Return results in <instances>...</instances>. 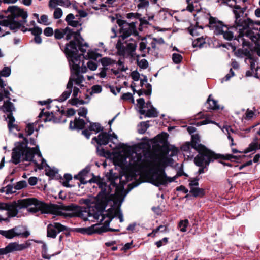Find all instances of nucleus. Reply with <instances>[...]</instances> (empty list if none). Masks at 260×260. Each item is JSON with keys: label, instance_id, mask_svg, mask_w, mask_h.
Returning <instances> with one entry per match:
<instances>
[{"label": "nucleus", "instance_id": "1", "mask_svg": "<svg viewBox=\"0 0 260 260\" xmlns=\"http://www.w3.org/2000/svg\"><path fill=\"white\" fill-rule=\"evenodd\" d=\"M164 159L159 154L148 151L142 155L141 153H135L130 159L129 165L135 172H140L145 169H149L153 171L149 175L150 182L155 186L165 185L174 181L177 177H167L162 167Z\"/></svg>", "mask_w": 260, "mask_h": 260}, {"label": "nucleus", "instance_id": "2", "mask_svg": "<svg viewBox=\"0 0 260 260\" xmlns=\"http://www.w3.org/2000/svg\"><path fill=\"white\" fill-rule=\"evenodd\" d=\"M88 171L86 170H83L81 171L78 175V178L80 180L81 183L85 184L88 182L91 183H96L99 187L101 188V191L98 193L96 196V200L99 204L102 206L107 205V204L110 200V188L108 186L103 179L99 177L93 176L89 180H86V176L87 175Z\"/></svg>", "mask_w": 260, "mask_h": 260}, {"label": "nucleus", "instance_id": "3", "mask_svg": "<svg viewBox=\"0 0 260 260\" xmlns=\"http://www.w3.org/2000/svg\"><path fill=\"white\" fill-rule=\"evenodd\" d=\"M233 12L235 16V26L231 28H235L239 30V35L237 36L238 40L244 36L251 38L252 37L251 31L249 29L250 25L253 24V22L249 18H245L243 17L244 11L243 9L238 5L235 6Z\"/></svg>", "mask_w": 260, "mask_h": 260}, {"label": "nucleus", "instance_id": "4", "mask_svg": "<svg viewBox=\"0 0 260 260\" xmlns=\"http://www.w3.org/2000/svg\"><path fill=\"white\" fill-rule=\"evenodd\" d=\"M82 28L76 31H74L69 27L65 28H57L54 30V38L56 40H60L64 37H66L67 40H69L72 38L75 43H77L78 49L82 53L86 52L87 49L89 47V45L87 43L84 42L83 39L80 35V31Z\"/></svg>", "mask_w": 260, "mask_h": 260}, {"label": "nucleus", "instance_id": "5", "mask_svg": "<svg viewBox=\"0 0 260 260\" xmlns=\"http://www.w3.org/2000/svg\"><path fill=\"white\" fill-rule=\"evenodd\" d=\"M78 44L74 41H70L66 46L64 52L70 61L71 66V75H76L78 76H83L80 74V66L81 64V55H77Z\"/></svg>", "mask_w": 260, "mask_h": 260}, {"label": "nucleus", "instance_id": "6", "mask_svg": "<svg viewBox=\"0 0 260 260\" xmlns=\"http://www.w3.org/2000/svg\"><path fill=\"white\" fill-rule=\"evenodd\" d=\"M84 81L83 76H78L75 74L71 75L67 85V90L64 91L59 97L58 101L60 102L66 101L70 96L73 88V96L77 97L78 93L80 92V89L83 86L82 83Z\"/></svg>", "mask_w": 260, "mask_h": 260}, {"label": "nucleus", "instance_id": "7", "mask_svg": "<svg viewBox=\"0 0 260 260\" xmlns=\"http://www.w3.org/2000/svg\"><path fill=\"white\" fill-rule=\"evenodd\" d=\"M197 152L199 154L195 157L194 161L199 167H207L210 162L222 157L221 155L215 153L205 146H201Z\"/></svg>", "mask_w": 260, "mask_h": 260}, {"label": "nucleus", "instance_id": "8", "mask_svg": "<svg viewBox=\"0 0 260 260\" xmlns=\"http://www.w3.org/2000/svg\"><path fill=\"white\" fill-rule=\"evenodd\" d=\"M137 23V21H132L128 23L123 20L117 19L116 23L120 27V35L119 38L124 40L130 36L133 35L134 38L138 39L139 36L136 25Z\"/></svg>", "mask_w": 260, "mask_h": 260}, {"label": "nucleus", "instance_id": "9", "mask_svg": "<svg viewBox=\"0 0 260 260\" xmlns=\"http://www.w3.org/2000/svg\"><path fill=\"white\" fill-rule=\"evenodd\" d=\"M31 200L27 199L19 200L11 204L4 203L0 205V209L5 210L8 217H14L18 214V209L26 208Z\"/></svg>", "mask_w": 260, "mask_h": 260}, {"label": "nucleus", "instance_id": "10", "mask_svg": "<svg viewBox=\"0 0 260 260\" xmlns=\"http://www.w3.org/2000/svg\"><path fill=\"white\" fill-rule=\"evenodd\" d=\"M31 200L28 204L30 205L36 206L39 211L42 213H51L53 214L61 215V211L58 209L57 206L54 204H47L40 202L35 198H27V200Z\"/></svg>", "mask_w": 260, "mask_h": 260}, {"label": "nucleus", "instance_id": "11", "mask_svg": "<svg viewBox=\"0 0 260 260\" xmlns=\"http://www.w3.org/2000/svg\"><path fill=\"white\" fill-rule=\"evenodd\" d=\"M138 40L139 38L138 39L136 38H131L125 41L126 46L125 47L121 40L119 39L116 45V48L118 53L121 55H124L126 52H127L130 55L133 56L137 46V41Z\"/></svg>", "mask_w": 260, "mask_h": 260}, {"label": "nucleus", "instance_id": "12", "mask_svg": "<svg viewBox=\"0 0 260 260\" xmlns=\"http://www.w3.org/2000/svg\"><path fill=\"white\" fill-rule=\"evenodd\" d=\"M7 12H10L11 15L8 16L7 19L14 20L19 22L21 26L26 22L27 13L23 9L16 6H12L8 7Z\"/></svg>", "mask_w": 260, "mask_h": 260}, {"label": "nucleus", "instance_id": "13", "mask_svg": "<svg viewBox=\"0 0 260 260\" xmlns=\"http://www.w3.org/2000/svg\"><path fill=\"white\" fill-rule=\"evenodd\" d=\"M31 245V243L26 241L24 243L19 244L18 242H14L9 243L5 248H0V254L6 255L10 253H13L16 251H21Z\"/></svg>", "mask_w": 260, "mask_h": 260}, {"label": "nucleus", "instance_id": "14", "mask_svg": "<svg viewBox=\"0 0 260 260\" xmlns=\"http://www.w3.org/2000/svg\"><path fill=\"white\" fill-rule=\"evenodd\" d=\"M25 148V143L20 142L18 143L13 149L12 153V160L15 164H18L21 161H23L24 151Z\"/></svg>", "mask_w": 260, "mask_h": 260}, {"label": "nucleus", "instance_id": "15", "mask_svg": "<svg viewBox=\"0 0 260 260\" xmlns=\"http://www.w3.org/2000/svg\"><path fill=\"white\" fill-rule=\"evenodd\" d=\"M66 230L67 228L64 225L58 222H53L47 225V236L51 238H55L58 233Z\"/></svg>", "mask_w": 260, "mask_h": 260}, {"label": "nucleus", "instance_id": "16", "mask_svg": "<svg viewBox=\"0 0 260 260\" xmlns=\"http://www.w3.org/2000/svg\"><path fill=\"white\" fill-rule=\"evenodd\" d=\"M208 27L212 30L214 31L216 35H220L224 29H226V25H224L223 22L219 21L217 18L210 16L208 19Z\"/></svg>", "mask_w": 260, "mask_h": 260}, {"label": "nucleus", "instance_id": "17", "mask_svg": "<svg viewBox=\"0 0 260 260\" xmlns=\"http://www.w3.org/2000/svg\"><path fill=\"white\" fill-rule=\"evenodd\" d=\"M77 231L83 234L91 235L94 233L101 234L106 232L107 230L104 226H100L99 225L94 224L88 228H79Z\"/></svg>", "mask_w": 260, "mask_h": 260}, {"label": "nucleus", "instance_id": "18", "mask_svg": "<svg viewBox=\"0 0 260 260\" xmlns=\"http://www.w3.org/2000/svg\"><path fill=\"white\" fill-rule=\"evenodd\" d=\"M72 3L70 0H49L48 2L49 8H54L58 6L64 8H69Z\"/></svg>", "mask_w": 260, "mask_h": 260}, {"label": "nucleus", "instance_id": "19", "mask_svg": "<svg viewBox=\"0 0 260 260\" xmlns=\"http://www.w3.org/2000/svg\"><path fill=\"white\" fill-rule=\"evenodd\" d=\"M110 139V135L106 132H102L98 137H94L92 138V141H95L99 145H107Z\"/></svg>", "mask_w": 260, "mask_h": 260}, {"label": "nucleus", "instance_id": "20", "mask_svg": "<svg viewBox=\"0 0 260 260\" xmlns=\"http://www.w3.org/2000/svg\"><path fill=\"white\" fill-rule=\"evenodd\" d=\"M16 237H21L26 238L30 235V233L26 228L23 226H17L13 228Z\"/></svg>", "mask_w": 260, "mask_h": 260}, {"label": "nucleus", "instance_id": "21", "mask_svg": "<svg viewBox=\"0 0 260 260\" xmlns=\"http://www.w3.org/2000/svg\"><path fill=\"white\" fill-rule=\"evenodd\" d=\"M75 19H76L75 15L72 13H70L67 15L65 18V21L69 25L72 27H77L78 26H81L82 23H80V20L78 19L75 20Z\"/></svg>", "mask_w": 260, "mask_h": 260}, {"label": "nucleus", "instance_id": "22", "mask_svg": "<svg viewBox=\"0 0 260 260\" xmlns=\"http://www.w3.org/2000/svg\"><path fill=\"white\" fill-rule=\"evenodd\" d=\"M24 149L23 161H32L34 154L37 153V150L36 148H28L26 143H25V148Z\"/></svg>", "mask_w": 260, "mask_h": 260}, {"label": "nucleus", "instance_id": "23", "mask_svg": "<svg viewBox=\"0 0 260 260\" xmlns=\"http://www.w3.org/2000/svg\"><path fill=\"white\" fill-rule=\"evenodd\" d=\"M27 184L26 181L22 180L17 182L14 185L12 186H7V191L8 192L14 193L16 192V190H20L26 188Z\"/></svg>", "mask_w": 260, "mask_h": 260}, {"label": "nucleus", "instance_id": "24", "mask_svg": "<svg viewBox=\"0 0 260 260\" xmlns=\"http://www.w3.org/2000/svg\"><path fill=\"white\" fill-rule=\"evenodd\" d=\"M194 149V147L189 142H186L183 144L180 148L181 150L183 152L184 155L188 157H193L194 153L192 152V150Z\"/></svg>", "mask_w": 260, "mask_h": 260}, {"label": "nucleus", "instance_id": "25", "mask_svg": "<svg viewBox=\"0 0 260 260\" xmlns=\"http://www.w3.org/2000/svg\"><path fill=\"white\" fill-rule=\"evenodd\" d=\"M85 125V122L83 119L76 118L74 121H71L70 127L72 129H83Z\"/></svg>", "mask_w": 260, "mask_h": 260}, {"label": "nucleus", "instance_id": "26", "mask_svg": "<svg viewBox=\"0 0 260 260\" xmlns=\"http://www.w3.org/2000/svg\"><path fill=\"white\" fill-rule=\"evenodd\" d=\"M11 74V69L10 67H5L2 71H0V90H2L6 86L5 82L1 78V77H8Z\"/></svg>", "mask_w": 260, "mask_h": 260}, {"label": "nucleus", "instance_id": "27", "mask_svg": "<svg viewBox=\"0 0 260 260\" xmlns=\"http://www.w3.org/2000/svg\"><path fill=\"white\" fill-rule=\"evenodd\" d=\"M0 110L4 113L12 114V112L15 110L14 104L9 100L5 101L3 106H0Z\"/></svg>", "mask_w": 260, "mask_h": 260}, {"label": "nucleus", "instance_id": "28", "mask_svg": "<svg viewBox=\"0 0 260 260\" xmlns=\"http://www.w3.org/2000/svg\"><path fill=\"white\" fill-rule=\"evenodd\" d=\"M190 143L194 147V149L197 151L199 150L201 146H205L200 143V138L198 134H194L191 136V140Z\"/></svg>", "mask_w": 260, "mask_h": 260}, {"label": "nucleus", "instance_id": "29", "mask_svg": "<svg viewBox=\"0 0 260 260\" xmlns=\"http://www.w3.org/2000/svg\"><path fill=\"white\" fill-rule=\"evenodd\" d=\"M81 204H84L88 206H91L92 204L95 203L98 206L102 209H105L107 205L102 206L101 205L98 203L96 197L95 198H87V199H82L80 200Z\"/></svg>", "mask_w": 260, "mask_h": 260}, {"label": "nucleus", "instance_id": "30", "mask_svg": "<svg viewBox=\"0 0 260 260\" xmlns=\"http://www.w3.org/2000/svg\"><path fill=\"white\" fill-rule=\"evenodd\" d=\"M211 95H210L207 99L206 103L207 108L208 110H217L219 109V105L217 104V102L215 100L211 98Z\"/></svg>", "mask_w": 260, "mask_h": 260}, {"label": "nucleus", "instance_id": "31", "mask_svg": "<svg viewBox=\"0 0 260 260\" xmlns=\"http://www.w3.org/2000/svg\"><path fill=\"white\" fill-rule=\"evenodd\" d=\"M190 193L194 197H203L205 194V190L203 188L196 187L191 188Z\"/></svg>", "mask_w": 260, "mask_h": 260}, {"label": "nucleus", "instance_id": "32", "mask_svg": "<svg viewBox=\"0 0 260 260\" xmlns=\"http://www.w3.org/2000/svg\"><path fill=\"white\" fill-rule=\"evenodd\" d=\"M228 133V139L231 141V146L235 145L236 144L234 143V138L236 135L235 131L232 128L231 126H226L224 127Z\"/></svg>", "mask_w": 260, "mask_h": 260}, {"label": "nucleus", "instance_id": "33", "mask_svg": "<svg viewBox=\"0 0 260 260\" xmlns=\"http://www.w3.org/2000/svg\"><path fill=\"white\" fill-rule=\"evenodd\" d=\"M150 2L153 4L157 3V0H150ZM137 6L139 9H145L149 6L148 0H138L137 1Z\"/></svg>", "mask_w": 260, "mask_h": 260}, {"label": "nucleus", "instance_id": "34", "mask_svg": "<svg viewBox=\"0 0 260 260\" xmlns=\"http://www.w3.org/2000/svg\"><path fill=\"white\" fill-rule=\"evenodd\" d=\"M143 115L146 117H156L158 116V112L153 106H151L149 109L145 110Z\"/></svg>", "mask_w": 260, "mask_h": 260}, {"label": "nucleus", "instance_id": "35", "mask_svg": "<svg viewBox=\"0 0 260 260\" xmlns=\"http://www.w3.org/2000/svg\"><path fill=\"white\" fill-rule=\"evenodd\" d=\"M42 251L41 252L42 256L43 258L46 259H50L51 257L56 255L60 253V252H57L51 255H49L47 253V247L45 244H44L42 246Z\"/></svg>", "mask_w": 260, "mask_h": 260}, {"label": "nucleus", "instance_id": "36", "mask_svg": "<svg viewBox=\"0 0 260 260\" xmlns=\"http://www.w3.org/2000/svg\"><path fill=\"white\" fill-rule=\"evenodd\" d=\"M100 62L103 67H106L115 64L116 61L109 57H104L101 59Z\"/></svg>", "mask_w": 260, "mask_h": 260}, {"label": "nucleus", "instance_id": "37", "mask_svg": "<svg viewBox=\"0 0 260 260\" xmlns=\"http://www.w3.org/2000/svg\"><path fill=\"white\" fill-rule=\"evenodd\" d=\"M205 38L203 36H202L196 39L192 42V46L193 47L201 48L203 46V45L205 44Z\"/></svg>", "mask_w": 260, "mask_h": 260}, {"label": "nucleus", "instance_id": "38", "mask_svg": "<svg viewBox=\"0 0 260 260\" xmlns=\"http://www.w3.org/2000/svg\"><path fill=\"white\" fill-rule=\"evenodd\" d=\"M0 234L7 239H13L15 237L13 228L9 230H0Z\"/></svg>", "mask_w": 260, "mask_h": 260}, {"label": "nucleus", "instance_id": "39", "mask_svg": "<svg viewBox=\"0 0 260 260\" xmlns=\"http://www.w3.org/2000/svg\"><path fill=\"white\" fill-rule=\"evenodd\" d=\"M88 128L89 131H93L95 133H99L103 130V127H102L101 124L99 123H90Z\"/></svg>", "mask_w": 260, "mask_h": 260}, {"label": "nucleus", "instance_id": "40", "mask_svg": "<svg viewBox=\"0 0 260 260\" xmlns=\"http://www.w3.org/2000/svg\"><path fill=\"white\" fill-rule=\"evenodd\" d=\"M49 9L51 10L54 9L53 16L54 19H58L63 15L62 10L59 7H56L54 8H49Z\"/></svg>", "mask_w": 260, "mask_h": 260}, {"label": "nucleus", "instance_id": "41", "mask_svg": "<svg viewBox=\"0 0 260 260\" xmlns=\"http://www.w3.org/2000/svg\"><path fill=\"white\" fill-rule=\"evenodd\" d=\"M52 117V115L49 112H44L43 110H42L39 115V117L44 122L50 121Z\"/></svg>", "mask_w": 260, "mask_h": 260}, {"label": "nucleus", "instance_id": "42", "mask_svg": "<svg viewBox=\"0 0 260 260\" xmlns=\"http://www.w3.org/2000/svg\"><path fill=\"white\" fill-rule=\"evenodd\" d=\"M223 31L220 34L223 35L224 39L228 40H231L234 37L233 32L229 30V28L226 25V29H224Z\"/></svg>", "mask_w": 260, "mask_h": 260}, {"label": "nucleus", "instance_id": "43", "mask_svg": "<svg viewBox=\"0 0 260 260\" xmlns=\"http://www.w3.org/2000/svg\"><path fill=\"white\" fill-rule=\"evenodd\" d=\"M8 119V127L10 130L16 127V125L14 124L15 118L13 116L12 114H8L6 119Z\"/></svg>", "mask_w": 260, "mask_h": 260}, {"label": "nucleus", "instance_id": "44", "mask_svg": "<svg viewBox=\"0 0 260 260\" xmlns=\"http://www.w3.org/2000/svg\"><path fill=\"white\" fill-rule=\"evenodd\" d=\"M137 105L139 108V113L141 114H144L145 113V110L144 109L145 106V100L143 98H140L137 100Z\"/></svg>", "mask_w": 260, "mask_h": 260}, {"label": "nucleus", "instance_id": "45", "mask_svg": "<svg viewBox=\"0 0 260 260\" xmlns=\"http://www.w3.org/2000/svg\"><path fill=\"white\" fill-rule=\"evenodd\" d=\"M69 103L72 105L77 106L84 104L85 102L83 100H79L77 97H73L69 100Z\"/></svg>", "mask_w": 260, "mask_h": 260}, {"label": "nucleus", "instance_id": "46", "mask_svg": "<svg viewBox=\"0 0 260 260\" xmlns=\"http://www.w3.org/2000/svg\"><path fill=\"white\" fill-rule=\"evenodd\" d=\"M39 23L43 24L45 25H48L51 24V22L49 21L48 17L47 15H42L40 19L37 20Z\"/></svg>", "mask_w": 260, "mask_h": 260}, {"label": "nucleus", "instance_id": "47", "mask_svg": "<svg viewBox=\"0 0 260 260\" xmlns=\"http://www.w3.org/2000/svg\"><path fill=\"white\" fill-rule=\"evenodd\" d=\"M189 221L187 219L181 220L178 224V227L180 228V231L185 232L187 231L186 228L188 225Z\"/></svg>", "mask_w": 260, "mask_h": 260}, {"label": "nucleus", "instance_id": "48", "mask_svg": "<svg viewBox=\"0 0 260 260\" xmlns=\"http://www.w3.org/2000/svg\"><path fill=\"white\" fill-rule=\"evenodd\" d=\"M99 56H100V55L95 51L93 50H88L85 58H87V59L96 60Z\"/></svg>", "mask_w": 260, "mask_h": 260}, {"label": "nucleus", "instance_id": "49", "mask_svg": "<svg viewBox=\"0 0 260 260\" xmlns=\"http://www.w3.org/2000/svg\"><path fill=\"white\" fill-rule=\"evenodd\" d=\"M121 100L125 101H130L132 103H134V99L132 93L127 92L124 93L121 97Z\"/></svg>", "mask_w": 260, "mask_h": 260}, {"label": "nucleus", "instance_id": "50", "mask_svg": "<svg viewBox=\"0 0 260 260\" xmlns=\"http://www.w3.org/2000/svg\"><path fill=\"white\" fill-rule=\"evenodd\" d=\"M149 127V124L147 122H142L138 129V132L140 134H144L147 131Z\"/></svg>", "mask_w": 260, "mask_h": 260}, {"label": "nucleus", "instance_id": "51", "mask_svg": "<svg viewBox=\"0 0 260 260\" xmlns=\"http://www.w3.org/2000/svg\"><path fill=\"white\" fill-rule=\"evenodd\" d=\"M183 59L181 55L178 53H173L172 55V60L176 64L180 63Z\"/></svg>", "mask_w": 260, "mask_h": 260}, {"label": "nucleus", "instance_id": "52", "mask_svg": "<svg viewBox=\"0 0 260 260\" xmlns=\"http://www.w3.org/2000/svg\"><path fill=\"white\" fill-rule=\"evenodd\" d=\"M29 30L34 36H40L42 33V29L38 26H34Z\"/></svg>", "mask_w": 260, "mask_h": 260}, {"label": "nucleus", "instance_id": "53", "mask_svg": "<svg viewBox=\"0 0 260 260\" xmlns=\"http://www.w3.org/2000/svg\"><path fill=\"white\" fill-rule=\"evenodd\" d=\"M255 113L249 109H247L244 116V118L246 120H250L255 116Z\"/></svg>", "mask_w": 260, "mask_h": 260}, {"label": "nucleus", "instance_id": "54", "mask_svg": "<svg viewBox=\"0 0 260 260\" xmlns=\"http://www.w3.org/2000/svg\"><path fill=\"white\" fill-rule=\"evenodd\" d=\"M199 178L198 177H196L194 178H191L190 179L189 185L190 187V189L191 188H196V186H198L199 185Z\"/></svg>", "mask_w": 260, "mask_h": 260}, {"label": "nucleus", "instance_id": "55", "mask_svg": "<svg viewBox=\"0 0 260 260\" xmlns=\"http://www.w3.org/2000/svg\"><path fill=\"white\" fill-rule=\"evenodd\" d=\"M137 63L139 67L142 69H146L148 66V61L145 59H142L140 60L137 59Z\"/></svg>", "mask_w": 260, "mask_h": 260}, {"label": "nucleus", "instance_id": "56", "mask_svg": "<svg viewBox=\"0 0 260 260\" xmlns=\"http://www.w3.org/2000/svg\"><path fill=\"white\" fill-rule=\"evenodd\" d=\"M168 243V238L167 237H165L162 239L156 242L155 243V245L157 248H160L163 245H165Z\"/></svg>", "mask_w": 260, "mask_h": 260}, {"label": "nucleus", "instance_id": "57", "mask_svg": "<svg viewBox=\"0 0 260 260\" xmlns=\"http://www.w3.org/2000/svg\"><path fill=\"white\" fill-rule=\"evenodd\" d=\"M199 31H202V28L194 27L189 30V32L192 36H197L200 34Z\"/></svg>", "mask_w": 260, "mask_h": 260}, {"label": "nucleus", "instance_id": "58", "mask_svg": "<svg viewBox=\"0 0 260 260\" xmlns=\"http://www.w3.org/2000/svg\"><path fill=\"white\" fill-rule=\"evenodd\" d=\"M34 124L29 123L26 125L25 132L28 136H30L34 133Z\"/></svg>", "mask_w": 260, "mask_h": 260}, {"label": "nucleus", "instance_id": "59", "mask_svg": "<svg viewBox=\"0 0 260 260\" xmlns=\"http://www.w3.org/2000/svg\"><path fill=\"white\" fill-rule=\"evenodd\" d=\"M44 34L47 37H50L54 35V31L52 27H48L44 30Z\"/></svg>", "mask_w": 260, "mask_h": 260}, {"label": "nucleus", "instance_id": "60", "mask_svg": "<svg viewBox=\"0 0 260 260\" xmlns=\"http://www.w3.org/2000/svg\"><path fill=\"white\" fill-rule=\"evenodd\" d=\"M87 109L85 107H81L78 110V114L80 116L86 117Z\"/></svg>", "mask_w": 260, "mask_h": 260}, {"label": "nucleus", "instance_id": "61", "mask_svg": "<svg viewBox=\"0 0 260 260\" xmlns=\"http://www.w3.org/2000/svg\"><path fill=\"white\" fill-rule=\"evenodd\" d=\"M209 123H215V122H213L211 120H210L208 118H206V119H205V120H204L203 121L197 122L196 123V125L197 126H200L201 125H205V124H209Z\"/></svg>", "mask_w": 260, "mask_h": 260}, {"label": "nucleus", "instance_id": "62", "mask_svg": "<svg viewBox=\"0 0 260 260\" xmlns=\"http://www.w3.org/2000/svg\"><path fill=\"white\" fill-rule=\"evenodd\" d=\"M160 228H164V230H161V232H166L168 231V228L166 225H160L157 228L153 230V233L156 235V234L160 231Z\"/></svg>", "mask_w": 260, "mask_h": 260}, {"label": "nucleus", "instance_id": "63", "mask_svg": "<svg viewBox=\"0 0 260 260\" xmlns=\"http://www.w3.org/2000/svg\"><path fill=\"white\" fill-rule=\"evenodd\" d=\"M87 66L88 68L92 71L95 70L98 68L96 63L92 61H89L87 63Z\"/></svg>", "mask_w": 260, "mask_h": 260}, {"label": "nucleus", "instance_id": "64", "mask_svg": "<svg viewBox=\"0 0 260 260\" xmlns=\"http://www.w3.org/2000/svg\"><path fill=\"white\" fill-rule=\"evenodd\" d=\"M87 15V13L84 11V10H79L78 14L75 15V16L76 17L77 19H80V18H83L86 17Z\"/></svg>", "mask_w": 260, "mask_h": 260}]
</instances>
